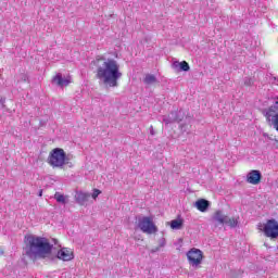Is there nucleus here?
Instances as JSON below:
<instances>
[{
	"label": "nucleus",
	"instance_id": "1",
	"mask_svg": "<svg viewBox=\"0 0 278 278\" xmlns=\"http://www.w3.org/2000/svg\"><path fill=\"white\" fill-rule=\"evenodd\" d=\"M27 242L25 254L29 260H49L50 262H53L55 257L62 260V262H71V260H75L73 250L68 248H62L56 256L53 255V245H51L47 238L29 236Z\"/></svg>",
	"mask_w": 278,
	"mask_h": 278
},
{
	"label": "nucleus",
	"instance_id": "2",
	"mask_svg": "<svg viewBox=\"0 0 278 278\" xmlns=\"http://www.w3.org/2000/svg\"><path fill=\"white\" fill-rule=\"evenodd\" d=\"M93 64L97 68L96 77L101 84L108 88H118V79L123 77L118 61L101 55L96 58Z\"/></svg>",
	"mask_w": 278,
	"mask_h": 278
},
{
	"label": "nucleus",
	"instance_id": "3",
	"mask_svg": "<svg viewBox=\"0 0 278 278\" xmlns=\"http://www.w3.org/2000/svg\"><path fill=\"white\" fill-rule=\"evenodd\" d=\"M67 163L66 152H64V149L55 148L48 156V164H50L52 168H64Z\"/></svg>",
	"mask_w": 278,
	"mask_h": 278
},
{
	"label": "nucleus",
	"instance_id": "4",
	"mask_svg": "<svg viewBox=\"0 0 278 278\" xmlns=\"http://www.w3.org/2000/svg\"><path fill=\"white\" fill-rule=\"evenodd\" d=\"M257 229L263 231L266 238H270V240H277L278 238V222L277 219H268L265 224H258Z\"/></svg>",
	"mask_w": 278,
	"mask_h": 278
},
{
	"label": "nucleus",
	"instance_id": "5",
	"mask_svg": "<svg viewBox=\"0 0 278 278\" xmlns=\"http://www.w3.org/2000/svg\"><path fill=\"white\" fill-rule=\"evenodd\" d=\"M137 227L143 233H157V226H155V223H153V217L151 216L139 217L137 222Z\"/></svg>",
	"mask_w": 278,
	"mask_h": 278
},
{
	"label": "nucleus",
	"instance_id": "6",
	"mask_svg": "<svg viewBox=\"0 0 278 278\" xmlns=\"http://www.w3.org/2000/svg\"><path fill=\"white\" fill-rule=\"evenodd\" d=\"M187 260L190 266L197 268L203 264V251L197 248H192L187 252Z\"/></svg>",
	"mask_w": 278,
	"mask_h": 278
},
{
	"label": "nucleus",
	"instance_id": "7",
	"mask_svg": "<svg viewBox=\"0 0 278 278\" xmlns=\"http://www.w3.org/2000/svg\"><path fill=\"white\" fill-rule=\"evenodd\" d=\"M262 181V172L257 169H252L247 175V182L252 186H257Z\"/></svg>",
	"mask_w": 278,
	"mask_h": 278
},
{
	"label": "nucleus",
	"instance_id": "8",
	"mask_svg": "<svg viewBox=\"0 0 278 278\" xmlns=\"http://www.w3.org/2000/svg\"><path fill=\"white\" fill-rule=\"evenodd\" d=\"M75 201L78 205H88V201H90V193L78 191L75 194Z\"/></svg>",
	"mask_w": 278,
	"mask_h": 278
},
{
	"label": "nucleus",
	"instance_id": "9",
	"mask_svg": "<svg viewBox=\"0 0 278 278\" xmlns=\"http://www.w3.org/2000/svg\"><path fill=\"white\" fill-rule=\"evenodd\" d=\"M172 67L174 68V71H178L179 73H181V71H184L185 73H188V71H190V64H188V62L186 61H175L172 64Z\"/></svg>",
	"mask_w": 278,
	"mask_h": 278
},
{
	"label": "nucleus",
	"instance_id": "10",
	"mask_svg": "<svg viewBox=\"0 0 278 278\" xmlns=\"http://www.w3.org/2000/svg\"><path fill=\"white\" fill-rule=\"evenodd\" d=\"M227 215L223 213V211H216L213 215V220L216 224V226L222 225L224 226L225 223H227Z\"/></svg>",
	"mask_w": 278,
	"mask_h": 278
},
{
	"label": "nucleus",
	"instance_id": "11",
	"mask_svg": "<svg viewBox=\"0 0 278 278\" xmlns=\"http://www.w3.org/2000/svg\"><path fill=\"white\" fill-rule=\"evenodd\" d=\"M53 84H56V86H60V88H64L71 84V78H64L62 77V74H56L53 79Z\"/></svg>",
	"mask_w": 278,
	"mask_h": 278
},
{
	"label": "nucleus",
	"instance_id": "12",
	"mask_svg": "<svg viewBox=\"0 0 278 278\" xmlns=\"http://www.w3.org/2000/svg\"><path fill=\"white\" fill-rule=\"evenodd\" d=\"M195 207L199 210V212H205L210 207V201L205 199L198 200L195 202Z\"/></svg>",
	"mask_w": 278,
	"mask_h": 278
},
{
	"label": "nucleus",
	"instance_id": "13",
	"mask_svg": "<svg viewBox=\"0 0 278 278\" xmlns=\"http://www.w3.org/2000/svg\"><path fill=\"white\" fill-rule=\"evenodd\" d=\"M163 123H165V125H172V123H177V112H172L168 115H165L163 117Z\"/></svg>",
	"mask_w": 278,
	"mask_h": 278
},
{
	"label": "nucleus",
	"instance_id": "14",
	"mask_svg": "<svg viewBox=\"0 0 278 278\" xmlns=\"http://www.w3.org/2000/svg\"><path fill=\"white\" fill-rule=\"evenodd\" d=\"M54 199L56 203H61L62 205H66V203H68V195H64L63 193L60 192L54 193Z\"/></svg>",
	"mask_w": 278,
	"mask_h": 278
},
{
	"label": "nucleus",
	"instance_id": "15",
	"mask_svg": "<svg viewBox=\"0 0 278 278\" xmlns=\"http://www.w3.org/2000/svg\"><path fill=\"white\" fill-rule=\"evenodd\" d=\"M277 113H278V100L268 109V112L266 113L267 121H270V116Z\"/></svg>",
	"mask_w": 278,
	"mask_h": 278
},
{
	"label": "nucleus",
	"instance_id": "16",
	"mask_svg": "<svg viewBox=\"0 0 278 278\" xmlns=\"http://www.w3.org/2000/svg\"><path fill=\"white\" fill-rule=\"evenodd\" d=\"M143 81H144V84H147L148 86H151V85L157 83V78H156L155 75H153V74H148V75H146Z\"/></svg>",
	"mask_w": 278,
	"mask_h": 278
},
{
	"label": "nucleus",
	"instance_id": "17",
	"mask_svg": "<svg viewBox=\"0 0 278 278\" xmlns=\"http://www.w3.org/2000/svg\"><path fill=\"white\" fill-rule=\"evenodd\" d=\"M170 227L173 229L179 230L181 227H184V220L182 219H174L170 222Z\"/></svg>",
	"mask_w": 278,
	"mask_h": 278
},
{
	"label": "nucleus",
	"instance_id": "18",
	"mask_svg": "<svg viewBox=\"0 0 278 278\" xmlns=\"http://www.w3.org/2000/svg\"><path fill=\"white\" fill-rule=\"evenodd\" d=\"M225 225H228V227H231V228H236V227H238V218H229V216H228V217H226Z\"/></svg>",
	"mask_w": 278,
	"mask_h": 278
},
{
	"label": "nucleus",
	"instance_id": "19",
	"mask_svg": "<svg viewBox=\"0 0 278 278\" xmlns=\"http://www.w3.org/2000/svg\"><path fill=\"white\" fill-rule=\"evenodd\" d=\"M176 114H177L176 123H181V121H184V116H186L184 111H181V110L180 111H176Z\"/></svg>",
	"mask_w": 278,
	"mask_h": 278
},
{
	"label": "nucleus",
	"instance_id": "20",
	"mask_svg": "<svg viewBox=\"0 0 278 278\" xmlns=\"http://www.w3.org/2000/svg\"><path fill=\"white\" fill-rule=\"evenodd\" d=\"M164 247H166V239L162 237L161 239H159V249H162Z\"/></svg>",
	"mask_w": 278,
	"mask_h": 278
},
{
	"label": "nucleus",
	"instance_id": "21",
	"mask_svg": "<svg viewBox=\"0 0 278 278\" xmlns=\"http://www.w3.org/2000/svg\"><path fill=\"white\" fill-rule=\"evenodd\" d=\"M100 194H101V190L94 189L91 197H92V199H97V197H99Z\"/></svg>",
	"mask_w": 278,
	"mask_h": 278
},
{
	"label": "nucleus",
	"instance_id": "22",
	"mask_svg": "<svg viewBox=\"0 0 278 278\" xmlns=\"http://www.w3.org/2000/svg\"><path fill=\"white\" fill-rule=\"evenodd\" d=\"M253 84V79L252 78H245L244 79V85L245 86H251Z\"/></svg>",
	"mask_w": 278,
	"mask_h": 278
},
{
	"label": "nucleus",
	"instance_id": "23",
	"mask_svg": "<svg viewBox=\"0 0 278 278\" xmlns=\"http://www.w3.org/2000/svg\"><path fill=\"white\" fill-rule=\"evenodd\" d=\"M150 134L151 136H155V130L153 129V126H150Z\"/></svg>",
	"mask_w": 278,
	"mask_h": 278
},
{
	"label": "nucleus",
	"instance_id": "24",
	"mask_svg": "<svg viewBox=\"0 0 278 278\" xmlns=\"http://www.w3.org/2000/svg\"><path fill=\"white\" fill-rule=\"evenodd\" d=\"M157 251H160V247L152 249L150 253H157Z\"/></svg>",
	"mask_w": 278,
	"mask_h": 278
},
{
	"label": "nucleus",
	"instance_id": "25",
	"mask_svg": "<svg viewBox=\"0 0 278 278\" xmlns=\"http://www.w3.org/2000/svg\"><path fill=\"white\" fill-rule=\"evenodd\" d=\"M23 81H27V75H22Z\"/></svg>",
	"mask_w": 278,
	"mask_h": 278
},
{
	"label": "nucleus",
	"instance_id": "26",
	"mask_svg": "<svg viewBox=\"0 0 278 278\" xmlns=\"http://www.w3.org/2000/svg\"><path fill=\"white\" fill-rule=\"evenodd\" d=\"M4 252H3V249L0 248V255H3Z\"/></svg>",
	"mask_w": 278,
	"mask_h": 278
},
{
	"label": "nucleus",
	"instance_id": "27",
	"mask_svg": "<svg viewBox=\"0 0 278 278\" xmlns=\"http://www.w3.org/2000/svg\"><path fill=\"white\" fill-rule=\"evenodd\" d=\"M42 195V190L41 191H39V197H41Z\"/></svg>",
	"mask_w": 278,
	"mask_h": 278
}]
</instances>
